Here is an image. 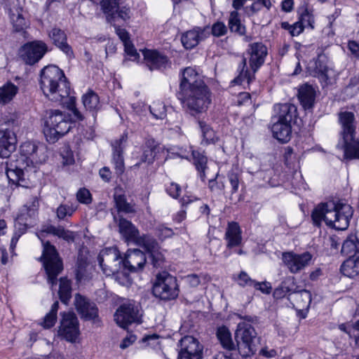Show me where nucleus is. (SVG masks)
Here are the masks:
<instances>
[{
  "label": "nucleus",
  "instance_id": "f257e3e1",
  "mask_svg": "<svg viewBox=\"0 0 359 359\" xmlns=\"http://www.w3.org/2000/svg\"><path fill=\"white\" fill-rule=\"evenodd\" d=\"M39 86L50 100L67 104L73 113L74 121L83 120V115L75 107V98L71 95L70 83L57 66L48 65L41 69Z\"/></svg>",
  "mask_w": 359,
  "mask_h": 359
},
{
  "label": "nucleus",
  "instance_id": "f03ea898",
  "mask_svg": "<svg viewBox=\"0 0 359 359\" xmlns=\"http://www.w3.org/2000/svg\"><path fill=\"white\" fill-rule=\"evenodd\" d=\"M352 207L341 201H330L317 205L311 213L313 223L320 226L323 221L337 230H346L353 215Z\"/></svg>",
  "mask_w": 359,
  "mask_h": 359
},
{
  "label": "nucleus",
  "instance_id": "7ed1b4c3",
  "mask_svg": "<svg viewBox=\"0 0 359 359\" xmlns=\"http://www.w3.org/2000/svg\"><path fill=\"white\" fill-rule=\"evenodd\" d=\"M20 158L18 164L11 163L7 165L6 173L8 179L20 186L27 187L28 184L25 180L26 167L20 165V163H25L26 166L42 163L46 161V147L43 144H37L32 142H25L20 146Z\"/></svg>",
  "mask_w": 359,
  "mask_h": 359
},
{
  "label": "nucleus",
  "instance_id": "20e7f679",
  "mask_svg": "<svg viewBox=\"0 0 359 359\" xmlns=\"http://www.w3.org/2000/svg\"><path fill=\"white\" fill-rule=\"evenodd\" d=\"M340 126L337 147L344 151L346 159H359V140L355 139L357 121L353 112L341 110L338 113Z\"/></svg>",
  "mask_w": 359,
  "mask_h": 359
},
{
  "label": "nucleus",
  "instance_id": "39448f33",
  "mask_svg": "<svg viewBox=\"0 0 359 359\" xmlns=\"http://www.w3.org/2000/svg\"><path fill=\"white\" fill-rule=\"evenodd\" d=\"M72 122L69 114L60 110H51L44 123L43 134L47 142H56L71 129Z\"/></svg>",
  "mask_w": 359,
  "mask_h": 359
},
{
  "label": "nucleus",
  "instance_id": "423d86ee",
  "mask_svg": "<svg viewBox=\"0 0 359 359\" xmlns=\"http://www.w3.org/2000/svg\"><path fill=\"white\" fill-rule=\"evenodd\" d=\"M179 95L184 107L193 116L206 111L211 103L210 92L207 86L179 92Z\"/></svg>",
  "mask_w": 359,
  "mask_h": 359
},
{
  "label": "nucleus",
  "instance_id": "0eeeda50",
  "mask_svg": "<svg viewBox=\"0 0 359 359\" xmlns=\"http://www.w3.org/2000/svg\"><path fill=\"white\" fill-rule=\"evenodd\" d=\"M43 253L40 260L43 262L47 276L48 282L53 287L57 285V277L63 270V264L62 259L55 247L50 243V242H43Z\"/></svg>",
  "mask_w": 359,
  "mask_h": 359
},
{
  "label": "nucleus",
  "instance_id": "6e6552de",
  "mask_svg": "<svg viewBox=\"0 0 359 359\" xmlns=\"http://www.w3.org/2000/svg\"><path fill=\"white\" fill-rule=\"evenodd\" d=\"M152 292L155 297L161 299H175L180 292L176 278L165 271L158 273L153 285Z\"/></svg>",
  "mask_w": 359,
  "mask_h": 359
},
{
  "label": "nucleus",
  "instance_id": "1a4fd4ad",
  "mask_svg": "<svg viewBox=\"0 0 359 359\" xmlns=\"http://www.w3.org/2000/svg\"><path fill=\"white\" fill-rule=\"evenodd\" d=\"M256 332L254 327L246 323H241L238 325L235 332V339L240 353L244 357L254 355L257 348L255 344Z\"/></svg>",
  "mask_w": 359,
  "mask_h": 359
},
{
  "label": "nucleus",
  "instance_id": "9d476101",
  "mask_svg": "<svg viewBox=\"0 0 359 359\" xmlns=\"http://www.w3.org/2000/svg\"><path fill=\"white\" fill-rule=\"evenodd\" d=\"M97 261L103 273L107 276L123 271V258L116 247L102 250L98 255Z\"/></svg>",
  "mask_w": 359,
  "mask_h": 359
},
{
  "label": "nucleus",
  "instance_id": "9b49d317",
  "mask_svg": "<svg viewBox=\"0 0 359 359\" xmlns=\"http://www.w3.org/2000/svg\"><path fill=\"white\" fill-rule=\"evenodd\" d=\"M48 51L47 44L43 41L27 42L18 50L19 57L26 64L34 65L41 60Z\"/></svg>",
  "mask_w": 359,
  "mask_h": 359
},
{
  "label": "nucleus",
  "instance_id": "f8f14e48",
  "mask_svg": "<svg viewBox=\"0 0 359 359\" xmlns=\"http://www.w3.org/2000/svg\"><path fill=\"white\" fill-rule=\"evenodd\" d=\"M140 305L133 300L122 304L114 314L116 323L121 327L126 328L133 323H140Z\"/></svg>",
  "mask_w": 359,
  "mask_h": 359
},
{
  "label": "nucleus",
  "instance_id": "ddd939ff",
  "mask_svg": "<svg viewBox=\"0 0 359 359\" xmlns=\"http://www.w3.org/2000/svg\"><path fill=\"white\" fill-rule=\"evenodd\" d=\"M100 6L110 23H115L119 19L126 21L130 17V8L123 6L122 0H101Z\"/></svg>",
  "mask_w": 359,
  "mask_h": 359
},
{
  "label": "nucleus",
  "instance_id": "4468645a",
  "mask_svg": "<svg viewBox=\"0 0 359 359\" xmlns=\"http://www.w3.org/2000/svg\"><path fill=\"white\" fill-rule=\"evenodd\" d=\"M203 347L192 336H185L180 341L178 359H201Z\"/></svg>",
  "mask_w": 359,
  "mask_h": 359
},
{
  "label": "nucleus",
  "instance_id": "2eb2a0df",
  "mask_svg": "<svg viewBox=\"0 0 359 359\" xmlns=\"http://www.w3.org/2000/svg\"><path fill=\"white\" fill-rule=\"evenodd\" d=\"M59 334L67 341L74 342L79 335V321L73 313H63L58 330Z\"/></svg>",
  "mask_w": 359,
  "mask_h": 359
},
{
  "label": "nucleus",
  "instance_id": "dca6fc26",
  "mask_svg": "<svg viewBox=\"0 0 359 359\" xmlns=\"http://www.w3.org/2000/svg\"><path fill=\"white\" fill-rule=\"evenodd\" d=\"M283 261L288 270L292 273H299L309 265L312 255L309 252L302 254H296L292 252L283 253Z\"/></svg>",
  "mask_w": 359,
  "mask_h": 359
},
{
  "label": "nucleus",
  "instance_id": "f3484780",
  "mask_svg": "<svg viewBox=\"0 0 359 359\" xmlns=\"http://www.w3.org/2000/svg\"><path fill=\"white\" fill-rule=\"evenodd\" d=\"M139 245L143 247L149 254L151 264L155 268L162 267L165 258L157 241L149 235H143L139 239Z\"/></svg>",
  "mask_w": 359,
  "mask_h": 359
},
{
  "label": "nucleus",
  "instance_id": "a211bd4d",
  "mask_svg": "<svg viewBox=\"0 0 359 359\" xmlns=\"http://www.w3.org/2000/svg\"><path fill=\"white\" fill-rule=\"evenodd\" d=\"M147 262L145 254L139 249L128 250L123 259V271L137 272L142 270Z\"/></svg>",
  "mask_w": 359,
  "mask_h": 359
},
{
  "label": "nucleus",
  "instance_id": "6ab92c4d",
  "mask_svg": "<svg viewBox=\"0 0 359 359\" xmlns=\"http://www.w3.org/2000/svg\"><path fill=\"white\" fill-rule=\"evenodd\" d=\"M11 22L16 32H22L28 27V23L22 15V8L18 0H7L6 4Z\"/></svg>",
  "mask_w": 359,
  "mask_h": 359
},
{
  "label": "nucleus",
  "instance_id": "aec40b11",
  "mask_svg": "<svg viewBox=\"0 0 359 359\" xmlns=\"http://www.w3.org/2000/svg\"><path fill=\"white\" fill-rule=\"evenodd\" d=\"M128 136L123 134L118 140L111 142L112 159L111 162L114 166L115 172L117 176L121 175L125 171L123 151L126 148Z\"/></svg>",
  "mask_w": 359,
  "mask_h": 359
},
{
  "label": "nucleus",
  "instance_id": "412c9836",
  "mask_svg": "<svg viewBox=\"0 0 359 359\" xmlns=\"http://www.w3.org/2000/svg\"><path fill=\"white\" fill-rule=\"evenodd\" d=\"M247 51L250 55L249 64L254 74L264 63L267 48L261 42H255L249 45Z\"/></svg>",
  "mask_w": 359,
  "mask_h": 359
},
{
  "label": "nucleus",
  "instance_id": "4be33fe9",
  "mask_svg": "<svg viewBox=\"0 0 359 359\" xmlns=\"http://www.w3.org/2000/svg\"><path fill=\"white\" fill-rule=\"evenodd\" d=\"M210 34L209 27H197L183 34L181 41L185 48L191 49L196 46L200 41L207 39Z\"/></svg>",
  "mask_w": 359,
  "mask_h": 359
},
{
  "label": "nucleus",
  "instance_id": "5701e85b",
  "mask_svg": "<svg viewBox=\"0 0 359 359\" xmlns=\"http://www.w3.org/2000/svg\"><path fill=\"white\" fill-rule=\"evenodd\" d=\"M48 36L53 43L59 48L69 60L74 58L72 46L67 43L65 32L60 28L54 27L48 32Z\"/></svg>",
  "mask_w": 359,
  "mask_h": 359
},
{
  "label": "nucleus",
  "instance_id": "b1692460",
  "mask_svg": "<svg viewBox=\"0 0 359 359\" xmlns=\"http://www.w3.org/2000/svg\"><path fill=\"white\" fill-rule=\"evenodd\" d=\"M199 86H206L204 81L201 79L199 74L195 69L191 67L185 68L182 74L180 92L194 88H199Z\"/></svg>",
  "mask_w": 359,
  "mask_h": 359
},
{
  "label": "nucleus",
  "instance_id": "393cba45",
  "mask_svg": "<svg viewBox=\"0 0 359 359\" xmlns=\"http://www.w3.org/2000/svg\"><path fill=\"white\" fill-rule=\"evenodd\" d=\"M75 306L79 313L86 320H95L98 316L96 305L79 294L75 296Z\"/></svg>",
  "mask_w": 359,
  "mask_h": 359
},
{
  "label": "nucleus",
  "instance_id": "a878e982",
  "mask_svg": "<svg viewBox=\"0 0 359 359\" xmlns=\"http://www.w3.org/2000/svg\"><path fill=\"white\" fill-rule=\"evenodd\" d=\"M142 54L144 62L151 71L165 69L168 64V57L156 50L146 49Z\"/></svg>",
  "mask_w": 359,
  "mask_h": 359
},
{
  "label": "nucleus",
  "instance_id": "bb28decb",
  "mask_svg": "<svg viewBox=\"0 0 359 359\" xmlns=\"http://www.w3.org/2000/svg\"><path fill=\"white\" fill-rule=\"evenodd\" d=\"M295 285L293 292L288 297V300L297 311H308L311 303V294L307 290H297Z\"/></svg>",
  "mask_w": 359,
  "mask_h": 359
},
{
  "label": "nucleus",
  "instance_id": "cd10ccee",
  "mask_svg": "<svg viewBox=\"0 0 359 359\" xmlns=\"http://www.w3.org/2000/svg\"><path fill=\"white\" fill-rule=\"evenodd\" d=\"M16 137L9 130H0V158H8L15 150Z\"/></svg>",
  "mask_w": 359,
  "mask_h": 359
},
{
  "label": "nucleus",
  "instance_id": "c85d7f7f",
  "mask_svg": "<svg viewBox=\"0 0 359 359\" xmlns=\"http://www.w3.org/2000/svg\"><path fill=\"white\" fill-rule=\"evenodd\" d=\"M316 89L311 85L305 83L298 90V98L304 109L313 108L316 100Z\"/></svg>",
  "mask_w": 359,
  "mask_h": 359
},
{
  "label": "nucleus",
  "instance_id": "c756f323",
  "mask_svg": "<svg viewBox=\"0 0 359 359\" xmlns=\"http://www.w3.org/2000/svg\"><path fill=\"white\" fill-rule=\"evenodd\" d=\"M242 231L237 222L229 223L224 238L226 241V248H233L239 246L242 242Z\"/></svg>",
  "mask_w": 359,
  "mask_h": 359
},
{
  "label": "nucleus",
  "instance_id": "7c9ffc66",
  "mask_svg": "<svg viewBox=\"0 0 359 359\" xmlns=\"http://www.w3.org/2000/svg\"><path fill=\"white\" fill-rule=\"evenodd\" d=\"M118 229L120 233L126 241L135 242L139 245V239H140L142 236H139L137 229L130 221L124 218H120L118 221Z\"/></svg>",
  "mask_w": 359,
  "mask_h": 359
},
{
  "label": "nucleus",
  "instance_id": "2f4dec72",
  "mask_svg": "<svg viewBox=\"0 0 359 359\" xmlns=\"http://www.w3.org/2000/svg\"><path fill=\"white\" fill-rule=\"evenodd\" d=\"M271 132L274 138L280 142L286 143L291 137V123L276 120L271 126Z\"/></svg>",
  "mask_w": 359,
  "mask_h": 359
},
{
  "label": "nucleus",
  "instance_id": "473e14b6",
  "mask_svg": "<svg viewBox=\"0 0 359 359\" xmlns=\"http://www.w3.org/2000/svg\"><path fill=\"white\" fill-rule=\"evenodd\" d=\"M42 233L53 234L67 243H74L76 238V233L74 231L65 229L60 225L57 226L51 224L44 226L41 230Z\"/></svg>",
  "mask_w": 359,
  "mask_h": 359
},
{
  "label": "nucleus",
  "instance_id": "72a5a7b5",
  "mask_svg": "<svg viewBox=\"0 0 359 359\" xmlns=\"http://www.w3.org/2000/svg\"><path fill=\"white\" fill-rule=\"evenodd\" d=\"M158 144L154 139H146L142 146L143 152L141 156V162L147 163L148 164L152 163L158 151Z\"/></svg>",
  "mask_w": 359,
  "mask_h": 359
},
{
  "label": "nucleus",
  "instance_id": "f704fd0d",
  "mask_svg": "<svg viewBox=\"0 0 359 359\" xmlns=\"http://www.w3.org/2000/svg\"><path fill=\"white\" fill-rule=\"evenodd\" d=\"M308 69L311 76L318 77L323 81L325 82L328 79L327 67L320 56L309 62Z\"/></svg>",
  "mask_w": 359,
  "mask_h": 359
},
{
  "label": "nucleus",
  "instance_id": "c9c22d12",
  "mask_svg": "<svg viewBox=\"0 0 359 359\" xmlns=\"http://www.w3.org/2000/svg\"><path fill=\"white\" fill-rule=\"evenodd\" d=\"M278 107V114L276 117L277 121L291 123L292 120L297 116V107L292 104H281Z\"/></svg>",
  "mask_w": 359,
  "mask_h": 359
},
{
  "label": "nucleus",
  "instance_id": "e433bc0d",
  "mask_svg": "<svg viewBox=\"0 0 359 359\" xmlns=\"http://www.w3.org/2000/svg\"><path fill=\"white\" fill-rule=\"evenodd\" d=\"M297 14L298 21L304 27L314 29L315 18L313 8H309L307 4L302 5L298 8Z\"/></svg>",
  "mask_w": 359,
  "mask_h": 359
},
{
  "label": "nucleus",
  "instance_id": "4c0bfd02",
  "mask_svg": "<svg viewBox=\"0 0 359 359\" xmlns=\"http://www.w3.org/2000/svg\"><path fill=\"white\" fill-rule=\"evenodd\" d=\"M27 222V217H25V213H19L15 224V231L11 241V249H14V248H15L20 237L26 231L28 225Z\"/></svg>",
  "mask_w": 359,
  "mask_h": 359
},
{
  "label": "nucleus",
  "instance_id": "58836bf2",
  "mask_svg": "<svg viewBox=\"0 0 359 359\" xmlns=\"http://www.w3.org/2000/svg\"><path fill=\"white\" fill-rule=\"evenodd\" d=\"M341 272L346 276L353 278L359 273V257H350L343 262Z\"/></svg>",
  "mask_w": 359,
  "mask_h": 359
},
{
  "label": "nucleus",
  "instance_id": "ea45409f",
  "mask_svg": "<svg viewBox=\"0 0 359 359\" xmlns=\"http://www.w3.org/2000/svg\"><path fill=\"white\" fill-rule=\"evenodd\" d=\"M217 337L224 348L229 351L235 349L236 346L233 342L231 332L226 327L222 326L217 329Z\"/></svg>",
  "mask_w": 359,
  "mask_h": 359
},
{
  "label": "nucleus",
  "instance_id": "a19ab883",
  "mask_svg": "<svg viewBox=\"0 0 359 359\" xmlns=\"http://www.w3.org/2000/svg\"><path fill=\"white\" fill-rule=\"evenodd\" d=\"M228 24L231 32H235L240 36H244L245 34V26L241 23L239 14L237 11H233L230 13Z\"/></svg>",
  "mask_w": 359,
  "mask_h": 359
},
{
  "label": "nucleus",
  "instance_id": "79ce46f5",
  "mask_svg": "<svg viewBox=\"0 0 359 359\" xmlns=\"http://www.w3.org/2000/svg\"><path fill=\"white\" fill-rule=\"evenodd\" d=\"M18 91V86L11 82L5 83L3 86L0 87V103L5 104L10 102Z\"/></svg>",
  "mask_w": 359,
  "mask_h": 359
},
{
  "label": "nucleus",
  "instance_id": "37998d69",
  "mask_svg": "<svg viewBox=\"0 0 359 359\" xmlns=\"http://www.w3.org/2000/svg\"><path fill=\"white\" fill-rule=\"evenodd\" d=\"M191 154L194 160V164L199 172L201 179L204 181L205 178V170L207 168L208 158L203 154V153L197 150H192Z\"/></svg>",
  "mask_w": 359,
  "mask_h": 359
},
{
  "label": "nucleus",
  "instance_id": "c03bdc74",
  "mask_svg": "<svg viewBox=\"0 0 359 359\" xmlns=\"http://www.w3.org/2000/svg\"><path fill=\"white\" fill-rule=\"evenodd\" d=\"M198 126L203 137L201 143L204 144L215 143L217 140V137L212 127L203 121H199Z\"/></svg>",
  "mask_w": 359,
  "mask_h": 359
},
{
  "label": "nucleus",
  "instance_id": "a18cd8bd",
  "mask_svg": "<svg viewBox=\"0 0 359 359\" xmlns=\"http://www.w3.org/2000/svg\"><path fill=\"white\" fill-rule=\"evenodd\" d=\"M59 296L61 302L65 304L72 297L71 282L67 278L60 279Z\"/></svg>",
  "mask_w": 359,
  "mask_h": 359
},
{
  "label": "nucleus",
  "instance_id": "49530a36",
  "mask_svg": "<svg viewBox=\"0 0 359 359\" xmlns=\"http://www.w3.org/2000/svg\"><path fill=\"white\" fill-rule=\"evenodd\" d=\"M359 241L355 235H350L343 243L341 253L349 255L358 250Z\"/></svg>",
  "mask_w": 359,
  "mask_h": 359
},
{
  "label": "nucleus",
  "instance_id": "de8ad7c7",
  "mask_svg": "<svg viewBox=\"0 0 359 359\" xmlns=\"http://www.w3.org/2000/svg\"><path fill=\"white\" fill-rule=\"evenodd\" d=\"M59 308L58 302L53 304L50 311L45 316L41 325L46 329L53 327L57 320V313Z\"/></svg>",
  "mask_w": 359,
  "mask_h": 359
},
{
  "label": "nucleus",
  "instance_id": "09e8293b",
  "mask_svg": "<svg viewBox=\"0 0 359 359\" xmlns=\"http://www.w3.org/2000/svg\"><path fill=\"white\" fill-rule=\"evenodd\" d=\"M238 75L236 77L232 82L235 84H241L244 80H246L248 83L252 81V75L246 68V59L243 58L242 62L238 66Z\"/></svg>",
  "mask_w": 359,
  "mask_h": 359
},
{
  "label": "nucleus",
  "instance_id": "8fccbe9b",
  "mask_svg": "<svg viewBox=\"0 0 359 359\" xmlns=\"http://www.w3.org/2000/svg\"><path fill=\"white\" fill-rule=\"evenodd\" d=\"M295 287L293 280H287L283 281L280 285L274 291V297L276 298H282L288 294H292Z\"/></svg>",
  "mask_w": 359,
  "mask_h": 359
},
{
  "label": "nucleus",
  "instance_id": "3c124183",
  "mask_svg": "<svg viewBox=\"0 0 359 359\" xmlns=\"http://www.w3.org/2000/svg\"><path fill=\"white\" fill-rule=\"evenodd\" d=\"M114 201L116 206L119 212H123L125 213H133L135 212L134 205L128 203L124 195L114 196Z\"/></svg>",
  "mask_w": 359,
  "mask_h": 359
},
{
  "label": "nucleus",
  "instance_id": "603ef678",
  "mask_svg": "<svg viewBox=\"0 0 359 359\" xmlns=\"http://www.w3.org/2000/svg\"><path fill=\"white\" fill-rule=\"evenodd\" d=\"M83 104L85 108L89 111L95 110L99 104V97L93 91H90L83 96Z\"/></svg>",
  "mask_w": 359,
  "mask_h": 359
},
{
  "label": "nucleus",
  "instance_id": "864d4df0",
  "mask_svg": "<svg viewBox=\"0 0 359 359\" xmlns=\"http://www.w3.org/2000/svg\"><path fill=\"white\" fill-rule=\"evenodd\" d=\"M150 113L156 119H163L166 116L165 105L160 101L154 102L149 106Z\"/></svg>",
  "mask_w": 359,
  "mask_h": 359
},
{
  "label": "nucleus",
  "instance_id": "5fc2aeb1",
  "mask_svg": "<svg viewBox=\"0 0 359 359\" xmlns=\"http://www.w3.org/2000/svg\"><path fill=\"white\" fill-rule=\"evenodd\" d=\"M76 210V207L73 205L61 204L56 209V216L60 220H63L72 217Z\"/></svg>",
  "mask_w": 359,
  "mask_h": 359
},
{
  "label": "nucleus",
  "instance_id": "6e6d98bb",
  "mask_svg": "<svg viewBox=\"0 0 359 359\" xmlns=\"http://www.w3.org/2000/svg\"><path fill=\"white\" fill-rule=\"evenodd\" d=\"M39 207V201L36 197H32L31 201L25 205L20 210V213L24 212L25 217H32L35 216Z\"/></svg>",
  "mask_w": 359,
  "mask_h": 359
},
{
  "label": "nucleus",
  "instance_id": "4d7b16f0",
  "mask_svg": "<svg viewBox=\"0 0 359 359\" xmlns=\"http://www.w3.org/2000/svg\"><path fill=\"white\" fill-rule=\"evenodd\" d=\"M227 177L231 187V194L236 193L238 190L241 175L233 170H231L228 172Z\"/></svg>",
  "mask_w": 359,
  "mask_h": 359
},
{
  "label": "nucleus",
  "instance_id": "13d9d810",
  "mask_svg": "<svg viewBox=\"0 0 359 359\" xmlns=\"http://www.w3.org/2000/svg\"><path fill=\"white\" fill-rule=\"evenodd\" d=\"M76 199L79 203L88 205L92 202V195L87 189L81 188L76 193Z\"/></svg>",
  "mask_w": 359,
  "mask_h": 359
},
{
  "label": "nucleus",
  "instance_id": "bf43d9fd",
  "mask_svg": "<svg viewBox=\"0 0 359 359\" xmlns=\"http://www.w3.org/2000/svg\"><path fill=\"white\" fill-rule=\"evenodd\" d=\"M227 27L222 22H217L212 26L210 33L215 37L224 36L227 33Z\"/></svg>",
  "mask_w": 359,
  "mask_h": 359
},
{
  "label": "nucleus",
  "instance_id": "052dcab7",
  "mask_svg": "<svg viewBox=\"0 0 359 359\" xmlns=\"http://www.w3.org/2000/svg\"><path fill=\"white\" fill-rule=\"evenodd\" d=\"M123 45L124 50L127 55L130 57L129 59L130 60L135 61L139 58L140 55L130 41L126 42L125 43H123Z\"/></svg>",
  "mask_w": 359,
  "mask_h": 359
},
{
  "label": "nucleus",
  "instance_id": "680f3d73",
  "mask_svg": "<svg viewBox=\"0 0 359 359\" xmlns=\"http://www.w3.org/2000/svg\"><path fill=\"white\" fill-rule=\"evenodd\" d=\"M156 235L160 239H165L170 238L173 235V231L171 229L165 227L163 225L158 226L156 229Z\"/></svg>",
  "mask_w": 359,
  "mask_h": 359
},
{
  "label": "nucleus",
  "instance_id": "e2e57ef3",
  "mask_svg": "<svg viewBox=\"0 0 359 359\" xmlns=\"http://www.w3.org/2000/svg\"><path fill=\"white\" fill-rule=\"evenodd\" d=\"M255 280L251 279L247 273L242 271L238 276V284L243 287L253 286Z\"/></svg>",
  "mask_w": 359,
  "mask_h": 359
},
{
  "label": "nucleus",
  "instance_id": "0e129e2a",
  "mask_svg": "<svg viewBox=\"0 0 359 359\" xmlns=\"http://www.w3.org/2000/svg\"><path fill=\"white\" fill-rule=\"evenodd\" d=\"M252 287L264 294H270L271 291V286L270 283L267 282L259 283L255 281Z\"/></svg>",
  "mask_w": 359,
  "mask_h": 359
},
{
  "label": "nucleus",
  "instance_id": "69168bd1",
  "mask_svg": "<svg viewBox=\"0 0 359 359\" xmlns=\"http://www.w3.org/2000/svg\"><path fill=\"white\" fill-rule=\"evenodd\" d=\"M167 191L170 196L176 198L180 195L181 187L176 183H171L167 188Z\"/></svg>",
  "mask_w": 359,
  "mask_h": 359
},
{
  "label": "nucleus",
  "instance_id": "338daca9",
  "mask_svg": "<svg viewBox=\"0 0 359 359\" xmlns=\"http://www.w3.org/2000/svg\"><path fill=\"white\" fill-rule=\"evenodd\" d=\"M114 26L116 34L118 36V37L123 41V43L130 41L129 34L125 29L116 26L114 24Z\"/></svg>",
  "mask_w": 359,
  "mask_h": 359
},
{
  "label": "nucleus",
  "instance_id": "774afa93",
  "mask_svg": "<svg viewBox=\"0 0 359 359\" xmlns=\"http://www.w3.org/2000/svg\"><path fill=\"white\" fill-rule=\"evenodd\" d=\"M348 48L355 57H359V43L355 41H349Z\"/></svg>",
  "mask_w": 359,
  "mask_h": 359
}]
</instances>
